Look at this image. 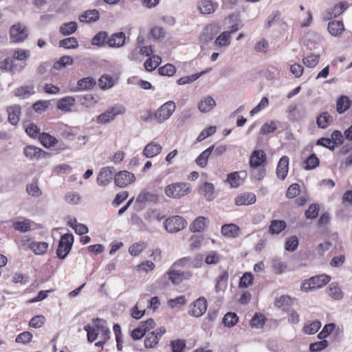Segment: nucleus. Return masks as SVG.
<instances>
[{"mask_svg": "<svg viewBox=\"0 0 352 352\" xmlns=\"http://www.w3.org/2000/svg\"><path fill=\"white\" fill-rule=\"evenodd\" d=\"M190 192V186L185 182H176L166 186L164 188L165 195L173 199H179Z\"/></svg>", "mask_w": 352, "mask_h": 352, "instance_id": "nucleus-1", "label": "nucleus"}, {"mask_svg": "<svg viewBox=\"0 0 352 352\" xmlns=\"http://www.w3.org/2000/svg\"><path fill=\"white\" fill-rule=\"evenodd\" d=\"M330 280L331 277L324 274L313 276L302 283L301 290L307 292L320 288L327 285Z\"/></svg>", "mask_w": 352, "mask_h": 352, "instance_id": "nucleus-2", "label": "nucleus"}, {"mask_svg": "<svg viewBox=\"0 0 352 352\" xmlns=\"http://www.w3.org/2000/svg\"><path fill=\"white\" fill-rule=\"evenodd\" d=\"M175 109V103L173 101H168L159 107L155 112L153 115L154 119L159 124H162L172 116Z\"/></svg>", "mask_w": 352, "mask_h": 352, "instance_id": "nucleus-3", "label": "nucleus"}, {"mask_svg": "<svg viewBox=\"0 0 352 352\" xmlns=\"http://www.w3.org/2000/svg\"><path fill=\"white\" fill-rule=\"evenodd\" d=\"M94 326L87 324L84 327V330L87 333V340L92 342L96 340L100 332H108L107 327L104 325V322L99 318L93 319Z\"/></svg>", "mask_w": 352, "mask_h": 352, "instance_id": "nucleus-4", "label": "nucleus"}, {"mask_svg": "<svg viewBox=\"0 0 352 352\" xmlns=\"http://www.w3.org/2000/svg\"><path fill=\"white\" fill-rule=\"evenodd\" d=\"M74 243V236L72 234H65L61 236L56 250L59 258L64 259L69 253Z\"/></svg>", "mask_w": 352, "mask_h": 352, "instance_id": "nucleus-5", "label": "nucleus"}, {"mask_svg": "<svg viewBox=\"0 0 352 352\" xmlns=\"http://www.w3.org/2000/svg\"><path fill=\"white\" fill-rule=\"evenodd\" d=\"M29 32L25 25L16 23L10 27V38L13 43H21L28 37Z\"/></svg>", "mask_w": 352, "mask_h": 352, "instance_id": "nucleus-6", "label": "nucleus"}, {"mask_svg": "<svg viewBox=\"0 0 352 352\" xmlns=\"http://www.w3.org/2000/svg\"><path fill=\"white\" fill-rule=\"evenodd\" d=\"M187 225L186 221L180 216H173L164 221L165 229L170 233L183 230Z\"/></svg>", "mask_w": 352, "mask_h": 352, "instance_id": "nucleus-7", "label": "nucleus"}, {"mask_svg": "<svg viewBox=\"0 0 352 352\" xmlns=\"http://www.w3.org/2000/svg\"><path fill=\"white\" fill-rule=\"evenodd\" d=\"M126 109L123 106L113 107L98 116L97 122L101 124H107L113 120L116 116L124 113Z\"/></svg>", "mask_w": 352, "mask_h": 352, "instance_id": "nucleus-8", "label": "nucleus"}, {"mask_svg": "<svg viewBox=\"0 0 352 352\" xmlns=\"http://www.w3.org/2000/svg\"><path fill=\"white\" fill-rule=\"evenodd\" d=\"M207 307L206 299L204 297H200L189 306L188 314L192 316L199 318L205 314Z\"/></svg>", "mask_w": 352, "mask_h": 352, "instance_id": "nucleus-9", "label": "nucleus"}, {"mask_svg": "<svg viewBox=\"0 0 352 352\" xmlns=\"http://www.w3.org/2000/svg\"><path fill=\"white\" fill-rule=\"evenodd\" d=\"M166 333V329L161 327L155 331L149 332L144 339V346L146 348H153L159 342L160 339Z\"/></svg>", "mask_w": 352, "mask_h": 352, "instance_id": "nucleus-10", "label": "nucleus"}, {"mask_svg": "<svg viewBox=\"0 0 352 352\" xmlns=\"http://www.w3.org/2000/svg\"><path fill=\"white\" fill-rule=\"evenodd\" d=\"M135 179V177L133 173L122 170L115 175L114 182L116 186L123 188L133 182Z\"/></svg>", "mask_w": 352, "mask_h": 352, "instance_id": "nucleus-11", "label": "nucleus"}, {"mask_svg": "<svg viewBox=\"0 0 352 352\" xmlns=\"http://www.w3.org/2000/svg\"><path fill=\"white\" fill-rule=\"evenodd\" d=\"M176 267L173 266L167 272L168 279L175 285L179 284L184 280H188L192 276V273L190 272H181L175 270Z\"/></svg>", "mask_w": 352, "mask_h": 352, "instance_id": "nucleus-12", "label": "nucleus"}, {"mask_svg": "<svg viewBox=\"0 0 352 352\" xmlns=\"http://www.w3.org/2000/svg\"><path fill=\"white\" fill-rule=\"evenodd\" d=\"M256 195L252 192H244L234 199V204L238 206H248L253 204L256 202Z\"/></svg>", "mask_w": 352, "mask_h": 352, "instance_id": "nucleus-13", "label": "nucleus"}, {"mask_svg": "<svg viewBox=\"0 0 352 352\" xmlns=\"http://www.w3.org/2000/svg\"><path fill=\"white\" fill-rule=\"evenodd\" d=\"M113 175V168H103L97 177V182L100 186H106L111 182Z\"/></svg>", "mask_w": 352, "mask_h": 352, "instance_id": "nucleus-14", "label": "nucleus"}, {"mask_svg": "<svg viewBox=\"0 0 352 352\" xmlns=\"http://www.w3.org/2000/svg\"><path fill=\"white\" fill-rule=\"evenodd\" d=\"M216 5L210 0H200L197 3V8L201 14H210L216 10Z\"/></svg>", "mask_w": 352, "mask_h": 352, "instance_id": "nucleus-15", "label": "nucleus"}, {"mask_svg": "<svg viewBox=\"0 0 352 352\" xmlns=\"http://www.w3.org/2000/svg\"><path fill=\"white\" fill-rule=\"evenodd\" d=\"M162 151V146L160 144L151 142L146 145L142 153L146 157L151 158L160 154Z\"/></svg>", "mask_w": 352, "mask_h": 352, "instance_id": "nucleus-16", "label": "nucleus"}, {"mask_svg": "<svg viewBox=\"0 0 352 352\" xmlns=\"http://www.w3.org/2000/svg\"><path fill=\"white\" fill-rule=\"evenodd\" d=\"M289 157L287 156H283L277 165L276 175L281 180H284L288 173Z\"/></svg>", "mask_w": 352, "mask_h": 352, "instance_id": "nucleus-17", "label": "nucleus"}, {"mask_svg": "<svg viewBox=\"0 0 352 352\" xmlns=\"http://www.w3.org/2000/svg\"><path fill=\"white\" fill-rule=\"evenodd\" d=\"M78 19L82 23H94L99 20L100 13L98 10L96 9L88 10L81 14Z\"/></svg>", "mask_w": 352, "mask_h": 352, "instance_id": "nucleus-18", "label": "nucleus"}, {"mask_svg": "<svg viewBox=\"0 0 352 352\" xmlns=\"http://www.w3.org/2000/svg\"><path fill=\"white\" fill-rule=\"evenodd\" d=\"M265 160L266 155L263 151H254L250 156V165L252 168H257L262 165Z\"/></svg>", "mask_w": 352, "mask_h": 352, "instance_id": "nucleus-19", "label": "nucleus"}, {"mask_svg": "<svg viewBox=\"0 0 352 352\" xmlns=\"http://www.w3.org/2000/svg\"><path fill=\"white\" fill-rule=\"evenodd\" d=\"M222 234L228 238H236L239 234L240 228L234 223L225 224L221 227Z\"/></svg>", "mask_w": 352, "mask_h": 352, "instance_id": "nucleus-20", "label": "nucleus"}, {"mask_svg": "<svg viewBox=\"0 0 352 352\" xmlns=\"http://www.w3.org/2000/svg\"><path fill=\"white\" fill-rule=\"evenodd\" d=\"M8 121L12 125H16L19 121L21 107L18 104L10 106L7 108Z\"/></svg>", "mask_w": 352, "mask_h": 352, "instance_id": "nucleus-21", "label": "nucleus"}, {"mask_svg": "<svg viewBox=\"0 0 352 352\" xmlns=\"http://www.w3.org/2000/svg\"><path fill=\"white\" fill-rule=\"evenodd\" d=\"M125 41L124 33L120 32L113 34L107 40V44L111 47H122Z\"/></svg>", "mask_w": 352, "mask_h": 352, "instance_id": "nucleus-22", "label": "nucleus"}, {"mask_svg": "<svg viewBox=\"0 0 352 352\" xmlns=\"http://www.w3.org/2000/svg\"><path fill=\"white\" fill-rule=\"evenodd\" d=\"M208 223V219L204 217H198L190 226V229L193 232H200L204 231L207 224Z\"/></svg>", "mask_w": 352, "mask_h": 352, "instance_id": "nucleus-23", "label": "nucleus"}, {"mask_svg": "<svg viewBox=\"0 0 352 352\" xmlns=\"http://www.w3.org/2000/svg\"><path fill=\"white\" fill-rule=\"evenodd\" d=\"M35 91L32 86H21L16 88L14 94L20 99H26L34 94Z\"/></svg>", "mask_w": 352, "mask_h": 352, "instance_id": "nucleus-24", "label": "nucleus"}, {"mask_svg": "<svg viewBox=\"0 0 352 352\" xmlns=\"http://www.w3.org/2000/svg\"><path fill=\"white\" fill-rule=\"evenodd\" d=\"M75 104V99L72 96H66L60 99L57 102V108L63 111L68 112Z\"/></svg>", "mask_w": 352, "mask_h": 352, "instance_id": "nucleus-25", "label": "nucleus"}, {"mask_svg": "<svg viewBox=\"0 0 352 352\" xmlns=\"http://www.w3.org/2000/svg\"><path fill=\"white\" fill-rule=\"evenodd\" d=\"M158 196L156 194L144 190L141 191L140 193L138 195L136 198V202L140 204L144 203L146 201L156 203L158 201Z\"/></svg>", "mask_w": 352, "mask_h": 352, "instance_id": "nucleus-26", "label": "nucleus"}, {"mask_svg": "<svg viewBox=\"0 0 352 352\" xmlns=\"http://www.w3.org/2000/svg\"><path fill=\"white\" fill-rule=\"evenodd\" d=\"M215 105L214 100L210 96H207L199 102L198 109L202 113H207L211 111Z\"/></svg>", "mask_w": 352, "mask_h": 352, "instance_id": "nucleus-27", "label": "nucleus"}, {"mask_svg": "<svg viewBox=\"0 0 352 352\" xmlns=\"http://www.w3.org/2000/svg\"><path fill=\"white\" fill-rule=\"evenodd\" d=\"M333 122V117L329 113L323 112L316 118V124L319 128L327 129Z\"/></svg>", "mask_w": 352, "mask_h": 352, "instance_id": "nucleus-28", "label": "nucleus"}, {"mask_svg": "<svg viewBox=\"0 0 352 352\" xmlns=\"http://www.w3.org/2000/svg\"><path fill=\"white\" fill-rule=\"evenodd\" d=\"M24 155L30 160H38L43 151L34 146H28L24 148Z\"/></svg>", "mask_w": 352, "mask_h": 352, "instance_id": "nucleus-29", "label": "nucleus"}, {"mask_svg": "<svg viewBox=\"0 0 352 352\" xmlns=\"http://www.w3.org/2000/svg\"><path fill=\"white\" fill-rule=\"evenodd\" d=\"M48 243L45 242L34 241L29 244V248L37 255L45 253L48 249Z\"/></svg>", "mask_w": 352, "mask_h": 352, "instance_id": "nucleus-30", "label": "nucleus"}, {"mask_svg": "<svg viewBox=\"0 0 352 352\" xmlns=\"http://www.w3.org/2000/svg\"><path fill=\"white\" fill-rule=\"evenodd\" d=\"M328 30L332 36H337L343 32L344 25L340 21H331L328 24Z\"/></svg>", "mask_w": 352, "mask_h": 352, "instance_id": "nucleus-31", "label": "nucleus"}, {"mask_svg": "<svg viewBox=\"0 0 352 352\" xmlns=\"http://www.w3.org/2000/svg\"><path fill=\"white\" fill-rule=\"evenodd\" d=\"M228 276L229 275L227 271L223 272L218 276L214 287V289L217 293H219L220 291L224 290L226 288Z\"/></svg>", "mask_w": 352, "mask_h": 352, "instance_id": "nucleus-32", "label": "nucleus"}, {"mask_svg": "<svg viewBox=\"0 0 352 352\" xmlns=\"http://www.w3.org/2000/svg\"><path fill=\"white\" fill-rule=\"evenodd\" d=\"M327 293L329 296L335 300L342 298L343 294L341 288L336 283H331L327 287Z\"/></svg>", "mask_w": 352, "mask_h": 352, "instance_id": "nucleus-33", "label": "nucleus"}, {"mask_svg": "<svg viewBox=\"0 0 352 352\" xmlns=\"http://www.w3.org/2000/svg\"><path fill=\"white\" fill-rule=\"evenodd\" d=\"M286 228V223L282 220H272L269 227V232L271 234H278Z\"/></svg>", "mask_w": 352, "mask_h": 352, "instance_id": "nucleus-34", "label": "nucleus"}, {"mask_svg": "<svg viewBox=\"0 0 352 352\" xmlns=\"http://www.w3.org/2000/svg\"><path fill=\"white\" fill-rule=\"evenodd\" d=\"M201 191L208 201H212L216 197L214 188L211 183L206 182L201 188Z\"/></svg>", "mask_w": 352, "mask_h": 352, "instance_id": "nucleus-35", "label": "nucleus"}, {"mask_svg": "<svg viewBox=\"0 0 352 352\" xmlns=\"http://www.w3.org/2000/svg\"><path fill=\"white\" fill-rule=\"evenodd\" d=\"M96 85V80L91 77H87L79 80L77 82L78 91L91 89Z\"/></svg>", "mask_w": 352, "mask_h": 352, "instance_id": "nucleus-36", "label": "nucleus"}, {"mask_svg": "<svg viewBox=\"0 0 352 352\" xmlns=\"http://www.w3.org/2000/svg\"><path fill=\"white\" fill-rule=\"evenodd\" d=\"M78 25L75 21L65 23L60 27V33L64 36L70 35L77 30Z\"/></svg>", "mask_w": 352, "mask_h": 352, "instance_id": "nucleus-37", "label": "nucleus"}, {"mask_svg": "<svg viewBox=\"0 0 352 352\" xmlns=\"http://www.w3.org/2000/svg\"><path fill=\"white\" fill-rule=\"evenodd\" d=\"M351 100L347 96H342L337 101L336 110L339 113H343L351 107Z\"/></svg>", "mask_w": 352, "mask_h": 352, "instance_id": "nucleus-38", "label": "nucleus"}, {"mask_svg": "<svg viewBox=\"0 0 352 352\" xmlns=\"http://www.w3.org/2000/svg\"><path fill=\"white\" fill-rule=\"evenodd\" d=\"M164 218L157 210L148 209L144 214V219L149 223L160 221Z\"/></svg>", "mask_w": 352, "mask_h": 352, "instance_id": "nucleus-39", "label": "nucleus"}, {"mask_svg": "<svg viewBox=\"0 0 352 352\" xmlns=\"http://www.w3.org/2000/svg\"><path fill=\"white\" fill-rule=\"evenodd\" d=\"M39 139L41 144L46 148L54 146L58 142V140L55 137L45 133L41 134L39 135Z\"/></svg>", "mask_w": 352, "mask_h": 352, "instance_id": "nucleus-40", "label": "nucleus"}, {"mask_svg": "<svg viewBox=\"0 0 352 352\" xmlns=\"http://www.w3.org/2000/svg\"><path fill=\"white\" fill-rule=\"evenodd\" d=\"M292 303V299L289 296L283 295L276 298L274 300V305L278 308H281L285 310L287 306L290 305Z\"/></svg>", "mask_w": 352, "mask_h": 352, "instance_id": "nucleus-41", "label": "nucleus"}, {"mask_svg": "<svg viewBox=\"0 0 352 352\" xmlns=\"http://www.w3.org/2000/svg\"><path fill=\"white\" fill-rule=\"evenodd\" d=\"M230 32L225 31L217 37L214 44L219 47H228L230 44Z\"/></svg>", "mask_w": 352, "mask_h": 352, "instance_id": "nucleus-42", "label": "nucleus"}, {"mask_svg": "<svg viewBox=\"0 0 352 352\" xmlns=\"http://www.w3.org/2000/svg\"><path fill=\"white\" fill-rule=\"evenodd\" d=\"M321 323L318 320L313 321L308 324H306L303 327V331L305 333L308 335H312L316 333L320 328Z\"/></svg>", "mask_w": 352, "mask_h": 352, "instance_id": "nucleus-43", "label": "nucleus"}, {"mask_svg": "<svg viewBox=\"0 0 352 352\" xmlns=\"http://www.w3.org/2000/svg\"><path fill=\"white\" fill-rule=\"evenodd\" d=\"M239 320V318L235 313L228 312L227 313L223 318V322L226 327H232L234 326Z\"/></svg>", "mask_w": 352, "mask_h": 352, "instance_id": "nucleus-44", "label": "nucleus"}, {"mask_svg": "<svg viewBox=\"0 0 352 352\" xmlns=\"http://www.w3.org/2000/svg\"><path fill=\"white\" fill-rule=\"evenodd\" d=\"M272 267L273 269V272L275 274H281L285 271L287 268V265L285 262H283L279 258H274L272 260Z\"/></svg>", "mask_w": 352, "mask_h": 352, "instance_id": "nucleus-45", "label": "nucleus"}, {"mask_svg": "<svg viewBox=\"0 0 352 352\" xmlns=\"http://www.w3.org/2000/svg\"><path fill=\"white\" fill-rule=\"evenodd\" d=\"M73 62V58L71 56H64L54 64V68L60 70L67 66L72 65Z\"/></svg>", "mask_w": 352, "mask_h": 352, "instance_id": "nucleus-46", "label": "nucleus"}, {"mask_svg": "<svg viewBox=\"0 0 352 352\" xmlns=\"http://www.w3.org/2000/svg\"><path fill=\"white\" fill-rule=\"evenodd\" d=\"M113 78L107 74L102 75L98 80V85L102 89H109L113 87Z\"/></svg>", "mask_w": 352, "mask_h": 352, "instance_id": "nucleus-47", "label": "nucleus"}, {"mask_svg": "<svg viewBox=\"0 0 352 352\" xmlns=\"http://www.w3.org/2000/svg\"><path fill=\"white\" fill-rule=\"evenodd\" d=\"M60 47L66 49H76L78 46V41L75 37L64 38L59 42Z\"/></svg>", "mask_w": 352, "mask_h": 352, "instance_id": "nucleus-48", "label": "nucleus"}, {"mask_svg": "<svg viewBox=\"0 0 352 352\" xmlns=\"http://www.w3.org/2000/svg\"><path fill=\"white\" fill-rule=\"evenodd\" d=\"M319 55L310 54L302 58V63L306 67L313 68L317 65L319 62Z\"/></svg>", "mask_w": 352, "mask_h": 352, "instance_id": "nucleus-49", "label": "nucleus"}, {"mask_svg": "<svg viewBox=\"0 0 352 352\" xmlns=\"http://www.w3.org/2000/svg\"><path fill=\"white\" fill-rule=\"evenodd\" d=\"M227 181L232 188H237L242 183V179L237 172L229 174L228 175Z\"/></svg>", "mask_w": 352, "mask_h": 352, "instance_id": "nucleus-50", "label": "nucleus"}, {"mask_svg": "<svg viewBox=\"0 0 352 352\" xmlns=\"http://www.w3.org/2000/svg\"><path fill=\"white\" fill-rule=\"evenodd\" d=\"M30 56V52L28 50L17 48L14 51L13 58L18 60H25Z\"/></svg>", "mask_w": 352, "mask_h": 352, "instance_id": "nucleus-51", "label": "nucleus"}, {"mask_svg": "<svg viewBox=\"0 0 352 352\" xmlns=\"http://www.w3.org/2000/svg\"><path fill=\"white\" fill-rule=\"evenodd\" d=\"M146 245L144 242L133 243L129 248V252L132 256L139 255L145 248Z\"/></svg>", "mask_w": 352, "mask_h": 352, "instance_id": "nucleus-52", "label": "nucleus"}, {"mask_svg": "<svg viewBox=\"0 0 352 352\" xmlns=\"http://www.w3.org/2000/svg\"><path fill=\"white\" fill-rule=\"evenodd\" d=\"M32 222L29 219H25L22 221H17L14 224V227L16 230L21 232H25L30 230Z\"/></svg>", "mask_w": 352, "mask_h": 352, "instance_id": "nucleus-53", "label": "nucleus"}, {"mask_svg": "<svg viewBox=\"0 0 352 352\" xmlns=\"http://www.w3.org/2000/svg\"><path fill=\"white\" fill-rule=\"evenodd\" d=\"M277 124L278 122L276 121H270V122L265 123L262 126L260 133L263 135H267L274 132L277 129Z\"/></svg>", "mask_w": 352, "mask_h": 352, "instance_id": "nucleus-54", "label": "nucleus"}, {"mask_svg": "<svg viewBox=\"0 0 352 352\" xmlns=\"http://www.w3.org/2000/svg\"><path fill=\"white\" fill-rule=\"evenodd\" d=\"M327 346L328 342L326 340H321L320 341L310 344L309 350L311 352H319L325 349Z\"/></svg>", "mask_w": 352, "mask_h": 352, "instance_id": "nucleus-55", "label": "nucleus"}, {"mask_svg": "<svg viewBox=\"0 0 352 352\" xmlns=\"http://www.w3.org/2000/svg\"><path fill=\"white\" fill-rule=\"evenodd\" d=\"M221 260V255L214 251L210 252L206 256L205 262L208 265L217 264Z\"/></svg>", "mask_w": 352, "mask_h": 352, "instance_id": "nucleus-56", "label": "nucleus"}, {"mask_svg": "<svg viewBox=\"0 0 352 352\" xmlns=\"http://www.w3.org/2000/svg\"><path fill=\"white\" fill-rule=\"evenodd\" d=\"M319 206L317 204H311L308 209L305 211V216L307 219H314L318 215Z\"/></svg>", "mask_w": 352, "mask_h": 352, "instance_id": "nucleus-57", "label": "nucleus"}, {"mask_svg": "<svg viewBox=\"0 0 352 352\" xmlns=\"http://www.w3.org/2000/svg\"><path fill=\"white\" fill-rule=\"evenodd\" d=\"M159 74L162 76H172L176 72L175 67L172 64H166L158 69Z\"/></svg>", "mask_w": 352, "mask_h": 352, "instance_id": "nucleus-58", "label": "nucleus"}, {"mask_svg": "<svg viewBox=\"0 0 352 352\" xmlns=\"http://www.w3.org/2000/svg\"><path fill=\"white\" fill-rule=\"evenodd\" d=\"M173 352H184L186 348V342L182 339L173 340L170 342Z\"/></svg>", "mask_w": 352, "mask_h": 352, "instance_id": "nucleus-59", "label": "nucleus"}, {"mask_svg": "<svg viewBox=\"0 0 352 352\" xmlns=\"http://www.w3.org/2000/svg\"><path fill=\"white\" fill-rule=\"evenodd\" d=\"M298 245V239L296 236H292L288 238L285 244V248L287 251H294Z\"/></svg>", "mask_w": 352, "mask_h": 352, "instance_id": "nucleus-60", "label": "nucleus"}, {"mask_svg": "<svg viewBox=\"0 0 352 352\" xmlns=\"http://www.w3.org/2000/svg\"><path fill=\"white\" fill-rule=\"evenodd\" d=\"M349 7V4L346 1H341L338 4L336 5L332 10L331 14L336 17L341 14L344 10Z\"/></svg>", "mask_w": 352, "mask_h": 352, "instance_id": "nucleus-61", "label": "nucleus"}, {"mask_svg": "<svg viewBox=\"0 0 352 352\" xmlns=\"http://www.w3.org/2000/svg\"><path fill=\"white\" fill-rule=\"evenodd\" d=\"M26 191L30 195L36 197H39L42 194L41 189L36 182L28 184L26 187Z\"/></svg>", "mask_w": 352, "mask_h": 352, "instance_id": "nucleus-62", "label": "nucleus"}, {"mask_svg": "<svg viewBox=\"0 0 352 352\" xmlns=\"http://www.w3.org/2000/svg\"><path fill=\"white\" fill-rule=\"evenodd\" d=\"M265 323V318L261 314H256L250 320L252 327L261 328Z\"/></svg>", "mask_w": 352, "mask_h": 352, "instance_id": "nucleus-63", "label": "nucleus"}, {"mask_svg": "<svg viewBox=\"0 0 352 352\" xmlns=\"http://www.w3.org/2000/svg\"><path fill=\"white\" fill-rule=\"evenodd\" d=\"M306 170H311L316 168L319 165V160L315 154H311L305 161Z\"/></svg>", "mask_w": 352, "mask_h": 352, "instance_id": "nucleus-64", "label": "nucleus"}]
</instances>
